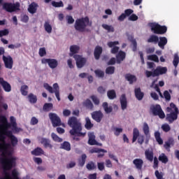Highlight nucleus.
<instances>
[{"mask_svg":"<svg viewBox=\"0 0 179 179\" xmlns=\"http://www.w3.org/2000/svg\"><path fill=\"white\" fill-rule=\"evenodd\" d=\"M68 125L71 128L69 133L70 135H72L73 137V141H76V142H79L81 138H85L86 136V132H82V123L78 117H71L68 120Z\"/></svg>","mask_w":179,"mask_h":179,"instance_id":"obj_1","label":"nucleus"},{"mask_svg":"<svg viewBox=\"0 0 179 179\" xmlns=\"http://www.w3.org/2000/svg\"><path fill=\"white\" fill-rule=\"evenodd\" d=\"M0 131H3L4 135L10 138L12 146H16L17 145V138L13 135V132L11 130H8L10 128V124L8 122V119L6 116L1 115L0 117Z\"/></svg>","mask_w":179,"mask_h":179,"instance_id":"obj_2","label":"nucleus"},{"mask_svg":"<svg viewBox=\"0 0 179 179\" xmlns=\"http://www.w3.org/2000/svg\"><path fill=\"white\" fill-rule=\"evenodd\" d=\"M87 26H90V27H92V22L89 20V17H85L76 20L74 28L77 31L83 33L85 31H89V29H86Z\"/></svg>","mask_w":179,"mask_h":179,"instance_id":"obj_3","label":"nucleus"},{"mask_svg":"<svg viewBox=\"0 0 179 179\" xmlns=\"http://www.w3.org/2000/svg\"><path fill=\"white\" fill-rule=\"evenodd\" d=\"M166 73H167V67H163L161 66H158L152 71L148 70L145 71L146 78H156L157 76H160V75H164Z\"/></svg>","mask_w":179,"mask_h":179,"instance_id":"obj_4","label":"nucleus"},{"mask_svg":"<svg viewBox=\"0 0 179 179\" xmlns=\"http://www.w3.org/2000/svg\"><path fill=\"white\" fill-rule=\"evenodd\" d=\"M149 26L155 34H166L167 33V27L164 25L162 26L156 22H151Z\"/></svg>","mask_w":179,"mask_h":179,"instance_id":"obj_5","label":"nucleus"},{"mask_svg":"<svg viewBox=\"0 0 179 179\" xmlns=\"http://www.w3.org/2000/svg\"><path fill=\"white\" fill-rule=\"evenodd\" d=\"M150 109L153 115H158V117L161 119H163L166 117L163 109H162V106H160L159 104L151 106Z\"/></svg>","mask_w":179,"mask_h":179,"instance_id":"obj_6","label":"nucleus"},{"mask_svg":"<svg viewBox=\"0 0 179 179\" xmlns=\"http://www.w3.org/2000/svg\"><path fill=\"white\" fill-rule=\"evenodd\" d=\"M0 153H1V156H5V152H6V148L9 146L8 143H6V141H5L6 139V137L5 136V134H3V131L0 130Z\"/></svg>","mask_w":179,"mask_h":179,"instance_id":"obj_7","label":"nucleus"},{"mask_svg":"<svg viewBox=\"0 0 179 179\" xmlns=\"http://www.w3.org/2000/svg\"><path fill=\"white\" fill-rule=\"evenodd\" d=\"M19 8H20V4L19 3H3V9L9 13H12V12H16V10H19Z\"/></svg>","mask_w":179,"mask_h":179,"instance_id":"obj_8","label":"nucleus"},{"mask_svg":"<svg viewBox=\"0 0 179 179\" xmlns=\"http://www.w3.org/2000/svg\"><path fill=\"white\" fill-rule=\"evenodd\" d=\"M49 118L52 124V127H61L62 125V122L61 118L57 115V113H49Z\"/></svg>","mask_w":179,"mask_h":179,"instance_id":"obj_9","label":"nucleus"},{"mask_svg":"<svg viewBox=\"0 0 179 179\" xmlns=\"http://www.w3.org/2000/svg\"><path fill=\"white\" fill-rule=\"evenodd\" d=\"M179 110L176 109V111L171 112L166 114V120L169 124H173L178 118Z\"/></svg>","mask_w":179,"mask_h":179,"instance_id":"obj_10","label":"nucleus"},{"mask_svg":"<svg viewBox=\"0 0 179 179\" xmlns=\"http://www.w3.org/2000/svg\"><path fill=\"white\" fill-rule=\"evenodd\" d=\"M73 58L76 61L77 68H83L84 65H86V58L83 57L81 55H74Z\"/></svg>","mask_w":179,"mask_h":179,"instance_id":"obj_11","label":"nucleus"},{"mask_svg":"<svg viewBox=\"0 0 179 179\" xmlns=\"http://www.w3.org/2000/svg\"><path fill=\"white\" fill-rule=\"evenodd\" d=\"M41 64H48L51 69H55L58 66V61L55 59H41Z\"/></svg>","mask_w":179,"mask_h":179,"instance_id":"obj_12","label":"nucleus"},{"mask_svg":"<svg viewBox=\"0 0 179 179\" xmlns=\"http://www.w3.org/2000/svg\"><path fill=\"white\" fill-rule=\"evenodd\" d=\"M118 44H120V42L117 41H110L108 43V46L109 47V48H112L110 50L111 54H118V52H120V47L116 46L118 45Z\"/></svg>","mask_w":179,"mask_h":179,"instance_id":"obj_13","label":"nucleus"},{"mask_svg":"<svg viewBox=\"0 0 179 179\" xmlns=\"http://www.w3.org/2000/svg\"><path fill=\"white\" fill-rule=\"evenodd\" d=\"M3 61L7 69H12L13 68V58L12 57L3 55Z\"/></svg>","mask_w":179,"mask_h":179,"instance_id":"obj_14","label":"nucleus"},{"mask_svg":"<svg viewBox=\"0 0 179 179\" xmlns=\"http://www.w3.org/2000/svg\"><path fill=\"white\" fill-rule=\"evenodd\" d=\"M43 87H44V89H45V90L49 92V93H50L51 94H52V93H55V96H56L57 99L58 100V101H61V97L59 96V91H54V89H52V87H51L47 83H45L43 84Z\"/></svg>","mask_w":179,"mask_h":179,"instance_id":"obj_15","label":"nucleus"},{"mask_svg":"<svg viewBox=\"0 0 179 179\" xmlns=\"http://www.w3.org/2000/svg\"><path fill=\"white\" fill-rule=\"evenodd\" d=\"M91 115L92 120H94V121H96V122H101V120H103V117H104V114H103V112H101V110L94 111L91 114Z\"/></svg>","mask_w":179,"mask_h":179,"instance_id":"obj_16","label":"nucleus"},{"mask_svg":"<svg viewBox=\"0 0 179 179\" xmlns=\"http://www.w3.org/2000/svg\"><path fill=\"white\" fill-rule=\"evenodd\" d=\"M0 85L2 86L4 92L9 93V92H12V86L9 83L5 81L3 78H0Z\"/></svg>","mask_w":179,"mask_h":179,"instance_id":"obj_17","label":"nucleus"},{"mask_svg":"<svg viewBox=\"0 0 179 179\" xmlns=\"http://www.w3.org/2000/svg\"><path fill=\"white\" fill-rule=\"evenodd\" d=\"M134 95L136 99H137L138 101L143 100V97H145V93L142 92L141 87H137L134 89Z\"/></svg>","mask_w":179,"mask_h":179,"instance_id":"obj_18","label":"nucleus"},{"mask_svg":"<svg viewBox=\"0 0 179 179\" xmlns=\"http://www.w3.org/2000/svg\"><path fill=\"white\" fill-rule=\"evenodd\" d=\"M120 101L122 110H127V108L128 107V101H127V95H125V94L121 95Z\"/></svg>","mask_w":179,"mask_h":179,"instance_id":"obj_19","label":"nucleus"},{"mask_svg":"<svg viewBox=\"0 0 179 179\" xmlns=\"http://www.w3.org/2000/svg\"><path fill=\"white\" fill-rule=\"evenodd\" d=\"M40 143L43 145L45 149H52L53 146L51 145V140L45 138H41Z\"/></svg>","mask_w":179,"mask_h":179,"instance_id":"obj_20","label":"nucleus"},{"mask_svg":"<svg viewBox=\"0 0 179 179\" xmlns=\"http://www.w3.org/2000/svg\"><path fill=\"white\" fill-rule=\"evenodd\" d=\"M127 58V53L122 50H120L116 55V62L117 64H121L124 59Z\"/></svg>","mask_w":179,"mask_h":179,"instance_id":"obj_21","label":"nucleus"},{"mask_svg":"<svg viewBox=\"0 0 179 179\" xmlns=\"http://www.w3.org/2000/svg\"><path fill=\"white\" fill-rule=\"evenodd\" d=\"M88 137V143L91 146H94V145H99V143L97 142V141H96V136L94 135V132H89Z\"/></svg>","mask_w":179,"mask_h":179,"instance_id":"obj_22","label":"nucleus"},{"mask_svg":"<svg viewBox=\"0 0 179 179\" xmlns=\"http://www.w3.org/2000/svg\"><path fill=\"white\" fill-rule=\"evenodd\" d=\"M90 153H99L97 157H103L104 153H107V150L101 148H94L90 150Z\"/></svg>","mask_w":179,"mask_h":179,"instance_id":"obj_23","label":"nucleus"},{"mask_svg":"<svg viewBox=\"0 0 179 179\" xmlns=\"http://www.w3.org/2000/svg\"><path fill=\"white\" fill-rule=\"evenodd\" d=\"M168 41L167 38L166 36H160L158 38V45L159 48H162V50H164V47H166V45L167 44Z\"/></svg>","mask_w":179,"mask_h":179,"instance_id":"obj_24","label":"nucleus"},{"mask_svg":"<svg viewBox=\"0 0 179 179\" xmlns=\"http://www.w3.org/2000/svg\"><path fill=\"white\" fill-rule=\"evenodd\" d=\"M38 8V4L36 2H32L29 5L28 12L31 15H34L37 12V8Z\"/></svg>","mask_w":179,"mask_h":179,"instance_id":"obj_25","label":"nucleus"},{"mask_svg":"<svg viewBox=\"0 0 179 179\" xmlns=\"http://www.w3.org/2000/svg\"><path fill=\"white\" fill-rule=\"evenodd\" d=\"M133 164H134L137 170H142V167H143V160L142 159L136 158L134 159Z\"/></svg>","mask_w":179,"mask_h":179,"instance_id":"obj_26","label":"nucleus"},{"mask_svg":"<svg viewBox=\"0 0 179 179\" xmlns=\"http://www.w3.org/2000/svg\"><path fill=\"white\" fill-rule=\"evenodd\" d=\"M103 53V48L101 46H96L94 49V56L95 59H100V55Z\"/></svg>","mask_w":179,"mask_h":179,"instance_id":"obj_27","label":"nucleus"},{"mask_svg":"<svg viewBox=\"0 0 179 179\" xmlns=\"http://www.w3.org/2000/svg\"><path fill=\"white\" fill-rule=\"evenodd\" d=\"M145 156L147 160L149 162H153V159L155 158L153 150H146L145 151Z\"/></svg>","mask_w":179,"mask_h":179,"instance_id":"obj_28","label":"nucleus"},{"mask_svg":"<svg viewBox=\"0 0 179 179\" xmlns=\"http://www.w3.org/2000/svg\"><path fill=\"white\" fill-rule=\"evenodd\" d=\"M31 153L33 156H41L42 155H44V150L40 147H37L32 150Z\"/></svg>","mask_w":179,"mask_h":179,"instance_id":"obj_29","label":"nucleus"},{"mask_svg":"<svg viewBox=\"0 0 179 179\" xmlns=\"http://www.w3.org/2000/svg\"><path fill=\"white\" fill-rule=\"evenodd\" d=\"M124 78L126 80H127L128 82H129L130 85H132L134 83V82H136V80H137L136 76H134L131 73H127L124 76Z\"/></svg>","mask_w":179,"mask_h":179,"instance_id":"obj_30","label":"nucleus"},{"mask_svg":"<svg viewBox=\"0 0 179 179\" xmlns=\"http://www.w3.org/2000/svg\"><path fill=\"white\" fill-rule=\"evenodd\" d=\"M83 107H85V108H87V110H93L94 106L93 103H92V101L90 99H87L85 101L83 102Z\"/></svg>","mask_w":179,"mask_h":179,"instance_id":"obj_31","label":"nucleus"},{"mask_svg":"<svg viewBox=\"0 0 179 179\" xmlns=\"http://www.w3.org/2000/svg\"><path fill=\"white\" fill-rule=\"evenodd\" d=\"M102 107L106 113V114H110V113H113V106H108V103L103 102L102 103Z\"/></svg>","mask_w":179,"mask_h":179,"instance_id":"obj_32","label":"nucleus"},{"mask_svg":"<svg viewBox=\"0 0 179 179\" xmlns=\"http://www.w3.org/2000/svg\"><path fill=\"white\" fill-rule=\"evenodd\" d=\"M93 127H94V124L92 123V120H90V118H89V117H85V129L90 131V129H92Z\"/></svg>","mask_w":179,"mask_h":179,"instance_id":"obj_33","label":"nucleus"},{"mask_svg":"<svg viewBox=\"0 0 179 179\" xmlns=\"http://www.w3.org/2000/svg\"><path fill=\"white\" fill-rule=\"evenodd\" d=\"M80 49V48H79V46H78L76 45H71L70 47L71 53L69 54V55L71 57H73L74 54H78L79 52Z\"/></svg>","mask_w":179,"mask_h":179,"instance_id":"obj_34","label":"nucleus"},{"mask_svg":"<svg viewBox=\"0 0 179 179\" xmlns=\"http://www.w3.org/2000/svg\"><path fill=\"white\" fill-rule=\"evenodd\" d=\"M147 42L152 43V44H157V43H159V36L156 35H151L147 40Z\"/></svg>","mask_w":179,"mask_h":179,"instance_id":"obj_35","label":"nucleus"},{"mask_svg":"<svg viewBox=\"0 0 179 179\" xmlns=\"http://www.w3.org/2000/svg\"><path fill=\"white\" fill-rule=\"evenodd\" d=\"M60 149H63L64 150H66V152H70L71 150V143L68 141H64L63 143L60 145Z\"/></svg>","mask_w":179,"mask_h":179,"instance_id":"obj_36","label":"nucleus"},{"mask_svg":"<svg viewBox=\"0 0 179 179\" xmlns=\"http://www.w3.org/2000/svg\"><path fill=\"white\" fill-rule=\"evenodd\" d=\"M10 123L9 124H10V127H13V129H15L16 132H19V130H17V124L16 123V119H15V117L10 116Z\"/></svg>","mask_w":179,"mask_h":179,"instance_id":"obj_37","label":"nucleus"},{"mask_svg":"<svg viewBox=\"0 0 179 179\" xmlns=\"http://www.w3.org/2000/svg\"><path fill=\"white\" fill-rule=\"evenodd\" d=\"M158 160H159V162H161L164 164H167V163H169V157H167L166 154H164V153H162L159 156Z\"/></svg>","mask_w":179,"mask_h":179,"instance_id":"obj_38","label":"nucleus"},{"mask_svg":"<svg viewBox=\"0 0 179 179\" xmlns=\"http://www.w3.org/2000/svg\"><path fill=\"white\" fill-rule=\"evenodd\" d=\"M86 159H87L86 154H83L81 155V159H78V166L80 167H83V166H85V163H86Z\"/></svg>","mask_w":179,"mask_h":179,"instance_id":"obj_39","label":"nucleus"},{"mask_svg":"<svg viewBox=\"0 0 179 179\" xmlns=\"http://www.w3.org/2000/svg\"><path fill=\"white\" fill-rule=\"evenodd\" d=\"M143 131L144 132V134L145 135V136H150V131L149 129V124H148V123L144 122L143 123Z\"/></svg>","mask_w":179,"mask_h":179,"instance_id":"obj_40","label":"nucleus"},{"mask_svg":"<svg viewBox=\"0 0 179 179\" xmlns=\"http://www.w3.org/2000/svg\"><path fill=\"white\" fill-rule=\"evenodd\" d=\"M107 96L110 100H114V99L117 98V94L115 93V90H108L107 92Z\"/></svg>","mask_w":179,"mask_h":179,"instance_id":"obj_41","label":"nucleus"},{"mask_svg":"<svg viewBox=\"0 0 179 179\" xmlns=\"http://www.w3.org/2000/svg\"><path fill=\"white\" fill-rule=\"evenodd\" d=\"M28 99L29 103L31 104H36V103H37V96L34 95L33 93H30L28 95Z\"/></svg>","mask_w":179,"mask_h":179,"instance_id":"obj_42","label":"nucleus"},{"mask_svg":"<svg viewBox=\"0 0 179 179\" xmlns=\"http://www.w3.org/2000/svg\"><path fill=\"white\" fill-rule=\"evenodd\" d=\"M139 138V129L138 128H134L133 129V138H132V143L136 142V139Z\"/></svg>","mask_w":179,"mask_h":179,"instance_id":"obj_43","label":"nucleus"},{"mask_svg":"<svg viewBox=\"0 0 179 179\" xmlns=\"http://www.w3.org/2000/svg\"><path fill=\"white\" fill-rule=\"evenodd\" d=\"M29 86L24 85L21 86L20 92L22 96H27L29 94Z\"/></svg>","mask_w":179,"mask_h":179,"instance_id":"obj_44","label":"nucleus"},{"mask_svg":"<svg viewBox=\"0 0 179 179\" xmlns=\"http://www.w3.org/2000/svg\"><path fill=\"white\" fill-rule=\"evenodd\" d=\"M54 105L52 103H46L43 105V110L45 112L51 111Z\"/></svg>","mask_w":179,"mask_h":179,"instance_id":"obj_45","label":"nucleus"},{"mask_svg":"<svg viewBox=\"0 0 179 179\" xmlns=\"http://www.w3.org/2000/svg\"><path fill=\"white\" fill-rule=\"evenodd\" d=\"M155 138L159 145H163V139L160 136V132L155 131Z\"/></svg>","mask_w":179,"mask_h":179,"instance_id":"obj_46","label":"nucleus"},{"mask_svg":"<svg viewBox=\"0 0 179 179\" xmlns=\"http://www.w3.org/2000/svg\"><path fill=\"white\" fill-rule=\"evenodd\" d=\"M103 29L107 30L108 33H114V27L112 25H108L107 24H102Z\"/></svg>","mask_w":179,"mask_h":179,"instance_id":"obj_47","label":"nucleus"},{"mask_svg":"<svg viewBox=\"0 0 179 179\" xmlns=\"http://www.w3.org/2000/svg\"><path fill=\"white\" fill-rule=\"evenodd\" d=\"M106 75H113L114 72H115V67L110 66L106 69L105 71Z\"/></svg>","mask_w":179,"mask_h":179,"instance_id":"obj_48","label":"nucleus"},{"mask_svg":"<svg viewBox=\"0 0 179 179\" xmlns=\"http://www.w3.org/2000/svg\"><path fill=\"white\" fill-rule=\"evenodd\" d=\"M178 64H179L178 53H175L173 56V66H175V68H177V66H178Z\"/></svg>","mask_w":179,"mask_h":179,"instance_id":"obj_49","label":"nucleus"},{"mask_svg":"<svg viewBox=\"0 0 179 179\" xmlns=\"http://www.w3.org/2000/svg\"><path fill=\"white\" fill-rule=\"evenodd\" d=\"M52 6H53L54 8H64V2H62V1H60L59 2L52 1Z\"/></svg>","mask_w":179,"mask_h":179,"instance_id":"obj_50","label":"nucleus"},{"mask_svg":"<svg viewBox=\"0 0 179 179\" xmlns=\"http://www.w3.org/2000/svg\"><path fill=\"white\" fill-rule=\"evenodd\" d=\"M44 28L45 31H47V33H51V31H52V27H51V24H50V22H45L44 24Z\"/></svg>","mask_w":179,"mask_h":179,"instance_id":"obj_51","label":"nucleus"},{"mask_svg":"<svg viewBox=\"0 0 179 179\" xmlns=\"http://www.w3.org/2000/svg\"><path fill=\"white\" fill-rule=\"evenodd\" d=\"M86 167L87 170H95V169H97V166H96V164L93 162L87 164Z\"/></svg>","mask_w":179,"mask_h":179,"instance_id":"obj_52","label":"nucleus"},{"mask_svg":"<svg viewBox=\"0 0 179 179\" xmlns=\"http://www.w3.org/2000/svg\"><path fill=\"white\" fill-rule=\"evenodd\" d=\"M51 137H52V139H53V141H55V142H59V143H61V142H62V141H63L62 138H59V136H58L55 133H52Z\"/></svg>","mask_w":179,"mask_h":179,"instance_id":"obj_53","label":"nucleus"},{"mask_svg":"<svg viewBox=\"0 0 179 179\" xmlns=\"http://www.w3.org/2000/svg\"><path fill=\"white\" fill-rule=\"evenodd\" d=\"M148 59L154 61V62H159V57L156 55H150L148 56Z\"/></svg>","mask_w":179,"mask_h":179,"instance_id":"obj_54","label":"nucleus"},{"mask_svg":"<svg viewBox=\"0 0 179 179\" xmlns=\"http://www.w3.org/2000/svg\"><path fill=\"white\" fill-rule=\"evenodd\" d=\"M90 99H92L94 104H95V106H99V104H100V99H99V98H97V96H96L95 95H92L90 96Z\"/></svg>","mask_w":179,"mask_h":179,"instance_id":"obj_55","label":"nucleus"},{"mask_svg":"<svg viewBox=\"0 0 179 179\" xmlns=\"http://www.w3.org/2000/svg\"><path fill=\"white\" fill-rule=\"evenodd\" d=\"M164 97L166 101H170L171 100V95L167 90L164 92Z\"/></svg>","mask_w":179,"mask_h":179,"instance_id":"obj_56","label":"nucleus"},{"mask_svg":"<svg viewBox=\"0 0 179 179\" xmlns=\"http://www.w3.org/2000/svg\"><path fill=\"white\" fill-rule=\"evenodd\" d=\"M94 73L98 76V78H104V71L100 69L95 70Z\"/></svg>","mask_w":179,"mask_h":179,"instance_id":"obj_57","label":"nucleus"},{"mask_svg":"<svg viewBox=\"0 0 179 179\" xmlns=\"http://www.w3.org/2000/svg\"><path fill=\"white\" fill-rule=\"evenodd\" d=\"M162 129L163 130L164 132H169V131L171 130V127H170V125L164 124H162Z\"/></svg>","mask_w":179,"mask_h":179,"instance_id":"obj_58","label":"nucleus"},{"mask_svg":"<svg viewBox=\"0 0 179 179\" xmlns=\"http://www.w3.org/2000/svg\"><path fill=\"white\" fill-rule=\"evenodd\" d=\"M114 131V135H115V136H120V134H122L123 129L122 128L115 127Z\"/></svg>","mask_w":179,"mask_h":179,"instance_id":"obj_59","label":"nucleus"},{"mask_svg":"<svg viewBox=\"0 0 179 179\" xmlns=\"http://www.w3.org/2000/svg\"><path fill=\"white\" fill-rule=\"evenodd\" d=\"M66 18L69 24H73L75 22V19H73L72 15H66Z\"/></svg>","mask_w":179,"mask_h":179,"instance_id":"obj_60","label":"nucleus"},{"mask_svg":"<svg viewBox=\"0 0 179 179\" xmlns=\"http://www.w3.org/2000/svg\"><path fill=\"white\" fill-rule=\"evenodd\" d=\"M38 54L41 57H44L47 55V51L45 50V48H41L39 49Z\"/></svg>","mask_w":179,"mask_h":179,"instance_id":"obj_61","label":"nucleus"},{"mask_svg":"<svg viewBox=\"0 0 179 179\" xmlns=\"http://www.w3.org/2000/svg\"><path fill=\"white\" fill-rule=\"evenodd\" d=\"M155 176L157 178V179H164V178H163V173L159 172V171L157 170L155 171Z\"/></svg>","mask_w":179,"mask_h":179,"instance_id":"obj_62","label":"nucleus"},{"mask_svg":"<svg viewBox=\"0 0 179 179\" xmlns=\"http://www.w3.org/2000/svg\"><path fill=\"white\" fill-rule=\"evenodd\" d=\"M31 125H37L38 124V119L36 117H32L30 122Z\"/></svg>","mask_w":179,"mask_h":179,"instance_id":"obj_63","label":"nucleus"},{"mask_svg":"<svg viewBox=\"0 0 179 179\" xmlns=\"http://www.w3.org/2000/svg\"><path fill=\"white\" fill-rule=\"evenodd\" d=\"M97 167H98V170H99V171H103V170H104V162H98L97 163Z\"/></svg>","mask_w":179,"mask_h":179,"instance_id":"obj_64","label":"nucleus"}]
</instances>
